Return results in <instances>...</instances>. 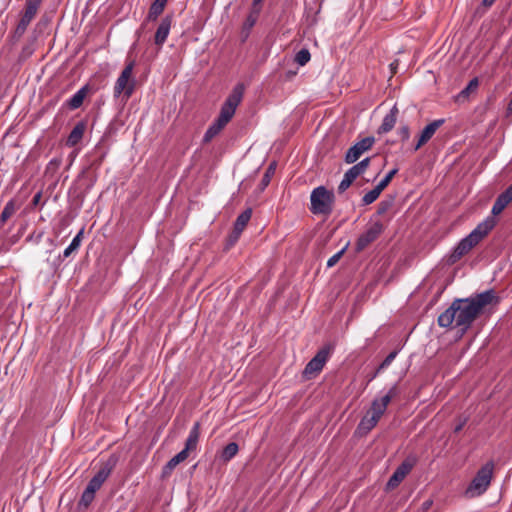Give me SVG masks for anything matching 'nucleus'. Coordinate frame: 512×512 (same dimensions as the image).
Here are the masks:
<instances>
[{
	"label": "nucleus",
	"mask_w": 512,
	"mask_h": 512,
	"mask_svg": "<svg viewBox=\"0 0 512 512\" xmlns=\"http://www.w3.org/2000/svg\"><path fill=\"white\" fill-rule=\"evenodd\" d=\"M510 202H512V194H499L492 207L491 215L478 223L467 236L457 243L449 256V262H457L477 246L494 229L497 224L495 217L499 215Z\"/></svg>",
	"instance_id": "f257e3e1"
},
{
	"label": "nucleus",
	"mask_w": 512,
	"mask_h": 512,
	"mask_svg": "<svg viewBox=\"0 0 512 512\" xmlns=\"http://www.w3.org/2000/svg\"><path fill=\"white\" fill-rule=\"evenodd\" d=\"M476 317V310L467 298L456 299L439 315L438 325L443 328H458L463 335L471 327Z\"/></svg>",
	"instance_id": "f03ea898"
},
{
	"label": "nucleus",
	"mask_w": 512,
	"mask_h": 512,
	"mask_svg": "<svg viewBox=\"0 0 512 512\" xmlns=\"http://www.w3.org/2000/svg\"><path fill=\"white\" fill-rule=\"evenodd\" d=\"M135 65V60H128L126 62L124 69L121 71L115 82L113 88L114 98H119L123 95L125 100H128L133 95L136 86V80L133 78Z\"/></svg>",
	"instance_id": "7ed1b4c3"
},
{
	"label": "nucleus",
	"mask_w": 512,
	"mask_h": 512,
	"mask_svg": "<svg viewBox=\"0 0 512 512\" xmlns=\"http://www.w3.org/2000/svg\"><path fill=\"white\" fill-rule=\"evenodd\" d=\"M493 468V463L488 462L478 470L465 491L468 497L480 496L486 492L492 479Z\"/></svg>",
	"instance_id": "20e7f679"
},
{
	"label": "nucleus",
	"mask_w": 512,
	"mask_h": 512,
	"mask_svg": "<svg viewBox=\"0 0 512 512\" xmlns=\"http://www.w3.org/2000/svg\"><path fill=\"white\" fill-rule=\"evenodd\" d=\"M333 349L334 346L331 344H326L321 347L315 356L306 364L302 372L303 377L310 380L318 375L331 357Z\"/></svg>",
	"instance_id": "39448f33"
},
{
	"label": "nucleus",
	"mask_w": 512,
	"mask_h": 512,
	"mask_svg": "<svg viewBox=\"0 0 512 512\" xmlns=\"http://www.w3.org/2000/svg\"><path fill=\"white\" fill-rule=\"evenodd\" d=\"M244 85L242 83L237 84L229 96L226 98L221 106L218 117L225 122L229 123L233 118L237 107L242 101L244 95Z\"/></svg>",
	"instance_id": "423d86ee"
},
{
	"label": "nucleus",
	"mask_w": 512,
	"mask_h": 512,
	"mask_svg": "<svg viewBox=\"0 0 512 512\" xmlns=\"http://www.w3.org/2000/svg\"><path fill=\"white\" fill-rule=\"evenodd\" d=\"M310 211L314 215L329 216L334 207L335 194H310Z\"/></svg>",
	"instance_id": "0eeeda50"
},
{
	"label": "nucleus",
	"mask_w": 512,
	"mask_h": 512,
	"mask_svg": "<svg viewBox=\"0 0 512 512\" xmlns=\"http://www.w3.org/2000/svg\"><path fill=\"white\" fill-rule=\"evenodd\" d=\"M417 463L416 456L410 455L406 457L402 463L396 468L387 482V488L393 489L397 487L406 477V475L413 469Z\"/></svg>",
	"instance_id": "6e6552de"
},
{
	"label": "nucleus",
	"mask_w": 512,
	"mask_h": 512,
	"mask_svg": "<svg viewBox=\"0 0 512 512\" xmlns=\"http://www.w3.org/2000/svg\"><path fill=\"white\" fill-rule=\"evenodd\" d=\"M383 231L384 226L380 221L372 222L367 229L359 235L355 243L356 250H364L370 243L374 242Z\"/></svg>",
	"instance_id": "1a4fd4ad"
},
{
	"label": "nucleus",
	"mask_w": 512,
	"mask_h": 512,
	"mask_svg": "<svg viewBox=\"0 0 512 512\" xmlns=\"http://www.w3.org/2000/svg\"><path fill=\"white\" fill-rule=\"evenodd\" d=\"M375 143L373 136H368L351 146L345 154V162L352 164L356 162L366 151L370 150Z\"/></svg>",
	"instance_id": "9d476101"
},
{
	"label": "nucleus",
	"mask_w": 512,
	"mask_h": 512,
	"mask_svg": "<svg viewBox=\"0 0 512 512\" xmlns=\"http://www.w3.org/2000/svg\"><path fill=\"white\" fill-rule=\"evenodd\" d=\"M370 163V158H365L361 160L359 163L353 165L351 168H349L340 182L338 186L339 192H344L347 190L350 185L354 182V180L360 176L364 171L367 169Z\"/></svg>",
	"instance_id": "9b49d317"
},
{
	"label": "nucleus",
	"mask_w": 512,
	"mask_h": 512,
	"mask_svg": "<svg viewBox=\"0 0 512 512\" xmlns=\"http://www.w3.org/2000/svg\"><path fill=\"white\" fill-rule=\"evenodd\" d=\"M467 299L469 300L472 307L475 308L477 315L487 305L498 303L499 301V298L493 289L483 291L479 294H476L475 296L468 297Z\"/></svg>",
	"instance_id": "f8f14e48"
},
{
	"label": "nucleus",
	"mask_w": 512,
	"mask_h": 512,
	"mask_svg": "<svg viewBox=\"0 0 512 512\" xmlns=\"http://www.w3.org/2000/svg\"><path fill=\"white\" fill-rule=\"evenodd\" d=\"M117 459L115 457H110L106 463L97 471V473L90 479L88 484L93 486V488H97L98 490L101 488L103 483L110 476L116 465Z\"/></svg>",
	"instance_id": "ddd939ff"
},
{
	"label": "nucleus",
	"mask_w": 512,
	"mask_h": 512,
	"mask_svg": "<svg viewBox=\"0 0 512 512\" xmlns=\"http://www.w3.org/2000/svg\"><path fill=\"white\" fill-rule=\"evenodd\" d=\"M172 20V15H166L162 18L154 35V43L157 46L161 47L166 42L172 26Z\"/></svg>",
	"instance_id": "4468645a"
},
{
	"label": "nucleus",
	"mask_w": 512,
	"mask_h": 512,
	"mask_svg": "<svg viewBox=\"0 0 512 512\" xmlns=\"http://www.w3.org/2000/svg\"><path fill=\"white\" fill-rule=\"evenodd\" d=\"M37 14H34L30 11L24 9L23 14L12 34V41L15 43L20 40V38L24 35L27 27L31 23V21L35 18Z\"/></svg>",
	"instance_id": "2eb2a0df"
},
{
	"label": "nucleus",
	"mask_w": 512,
	"mask_h": 512,
	"mask_svg": "<svg viewBox=\"0 0 512 512\" xmlns=\"http://www.w3.org/2000/svg\"><path fill=\"white\" fill-rule=\"evenodd\" d=\"M444 122V119H437L426 125L421 132L418 143L415 146V150H418L422 145L427 143L433 137L437 129L443 125Z\"/></svg>",
	"instance_id": "dca6fc26"
},
{
	"label": "nucleus",
	"mask_w": 512,
	"mask_h": 512,
	"mask_svg": "<svg viewBox=\"0 0 512 512\" xmlns=\"http://www.w3.org/2000/svg\"><path fill=\"white\" fill-rule=\"evenodd\" d=\"M89 84L82 86L72 97L65 101L64 107L69 110H76L83 105L84 99L90 92Z\"/></svg>",
	"instance_id": "f3484780"
},
{
	"label": "nucleus",
	"mask_w": 512,
	"mask_h": 512,
	"mask_svg": "<svg viewBox=\"0 0 512 512\" xmlns=\"http://www.w3.org/2000/svg\"><path fill=\"white\" fill-rule=\"evenodd\" d=\"M398 113H399V110H398L397 106L394 105L391 108V110L389 111V113H387L384 116L382 124L379 126V128L377 130L378 134H386L394 128V126L396 124Z\"/></svg>",
	"instance_id": "a211bd4d"
},
{
	"label": "nucleus",
	"mask_w": 512,
	"mask_h": 512,
	"mask_svg": "<svg viewBox=\"0 0 512 512\" xmlns=\"http://www.w3.org/2000/svg\"><path fill=\"white\" fill-rule=\"evenodd\" d=\"M85 130L86 123L84 121H79L69 133L66 145L69 147L76 146L82 140Z\"/></svg>",
	"instance_id": "6ab92c4d"
},
{
	"label": "nucleus",
	"mask_w": 512,
	"mask_h": 512,
	"mask_svg": "<svg viewBox=\"0 0 512 512\" xmlns=\"http://www.w3.org/2000/svg\"><path fill=\"white\" fill-rule=\"evenodd\" d=\"M228 123L224 120L217 117L213 123L208 127L206 130L204 136H203V142L209 143L212 141L213 138H215L227 125Z\"/></svg>",
	"instance_id": "aec40b11"
},
{
	"label": "nucleus",
	"mask_w": 512,
	"mask_h": 512,
	"mask_svg": "<svg viewBox=\"0 0 512 512\" xmlns=\"http://www.w3.org/2000/svg\"><path fill=\"white\" fill-rule=\"evenodd\" d=\"M276 168H277L276 161H272L266 168L261 180L259 181L257 188H256L257 190L262 192L268 187L269 183L271 182V179L275 175Z\"/></svg>",
	"instance_id": "412c9836"
},
{
	"label": "nucleus",
	"mask_w": 512,
	"mask_h": 512,
	"mask_svg": "<svg viewBox=\"0 0 512 512\" xmlns=\"http://www.w3.org/2000/svg\"><path fill=\"white\" fill-rule=\"evenodd\" d=\"M199 427V423H195L191 430L189 431V435L185 443V448L183 449L186 451L187 454L189 451L194 450L197 447L200 436Z\"/></svg>",
	"instance_id": "4be33fe9"
},
{
	"label": "nucleus",
	"mask_w": 512,
	"mask_h": 512,
	"mask_svg": "<svg viewBox=\"0 0 512 512\" xmlns=\"http://www.w3.org/2000/svg\"><path fill=\"white\" fill-rule=\"evenodd\" d=\"M167 2L168 0H154L149 8L147 21H155L163 13Z\"/></svg>",
	"instance_id": "5701e85b"
},
{
	"label": "nucleus",
	"mask_w": 512,
	"mask_h": 512,
	"mask_svg": "<svg viewBox=\"0 0 512 512\" xmlns=\"http://www.w3.org/2000/svg\"><path fill=\"white\" fill-rule=\"evenodd\" d=\"M479 86V81H478V78H473L469 81V83L467 84V86L462 89L456 96H455V101L458 102V103H462L464 101H466L470 95V93L474 90H476Z\"/></svg>",
	"instance_id": "b1692460"
},
{
	"label": "nucleus",
	"mask_w": 512,
	"mask_h": 512,
	"mask_svg": "<svg viewBox=\"0 0 512 512\" xmlns=\"http://www.w3.org/2000/svg\"><path fill=\"white\" fill-rule=\"evenodd\" d=\"M83 235V229H81L75 237L72 239L71 243L65 248L62 255H59V259L68 258L73 252L77 251L81 244V238Z\"/></svg>",
	"instance_id": "393cba45"
},
{
	"label": "nucleus",
	"mask_w": 512,
	"mask_h": 512,
	"mask_svg": "<svg viewBox=\"0 0 512 512\" xmlns=\"http://www.w3.org/2000/svg\"><path fill=\"white\" fill-rule=\"evenodd\" d=\"M97 491H98L97 488H95V487L93 488V486H91L90 484H87L85 490L83 491V493L81 495L79 505L83 506L85 508L88 507L94 500L95 493Z\"/></svg>",
	"instance_id": "a878e982"
},
{
	"label": "nucleus",
	"mask_w": 512,
	"mask_h": 512,
	"mask_svg": "<svg viewBox=\"0 0 512 512\" xmlns=\"http://www.w3.org/2000/svg\"><path fill=\"white\" fill-rule=\"evenodd\" d=\"M188 458V454L185 450H181L174 457H172L164 466V473H169L175 469V467L186 460Z\"/></svg>",
	"instance_id": "bb28decb"
},
{
	"label": "nucleus",
	"mask_w": 512,
	"mask_h": 512,
	"mask_svg": "<svg viewBox=\"0 0 512 512\" xmlns=\"http://www.w3.org/2000/svg\"><path fill=\"white\" fill-rule=\"evenodd\" d=\"M251 216H252V209L251 208L245 209L240 215H238V217L236 218V220L234 222L233 227L236 228L237 230H240L243 232L247 223L250 221Z\"/></svg>",
	"instance_id": "cd10ccee"
},
{
	"label": "nucleus",
	"mask_w": 512,
	"mask_h": 512,
	"mask_svg": "<svg viewBox=\"0 0 512 512\" xmlns=\"http://www.w3.org/2000/svg\"><path fill=\"white\" fill-rule=\"evenodd\" d=\"M239 450L238 444L235 442H230L227 444L222 452H221V459L224 462L230 461L232 458H234Z\"/></svg>",
	"instance_id": "c85d7f7f"
},
{
	"label": "nucleus",
	"mask_w": 512,
	"mask_h": 512,
	"mask_svg": "<svg viewBox=\"0 0 512 512\" xmlns=\"http://www.w3.org/2000/svg\"><path fill=\"white\" fill-rule=\"evenodd\" d=\"M398 393H399L398 386H397V383H395L390 387V389L384 395H382L379 398H375V399L378 400V402H380L383 406H385L387 408V406L391 402L392 398L397 396Z\"/></svg>",
	"instance_id": "c756f323"
},
{
	"label": "nucleus",
	"mask_w": 512,
	"mask_h": 512,
	"mask_svg": "<svg viewBox=\"0 0 512 512\" xmlns=\"http://www.w3.org/2000/svg\"><path fill=\"white\" fill-rule=\"evenodd\" d=\"M16 211L15 203L10 200L0 214V223L4 224Z\"/></svg>",
	"instance_id": "7c9ffc66"
},
{
	"label": "nucleus",
	"mask_w": 512,
	"mask_h": 512,
	"mask_svg": "<svg viewBox=\"0 0 512 512\" xmlns=\"http://www.w3.org/2000/svg\"><path fill=\"white\" fill-rule=\"evenodd\" d=\"M378 421L379 419L376 417L367 415L361 419L359 427L363 430L370 431L377 425Z\"/></svg>",
	"instance_id": "2f4dec72"
},
{
	"label": "nucleus",
	"mask_w": 512,
	"mask_h": 512,
	"mask_svg": "<svg viewBox=\"0 0 512 512\" xmlns=\"http://www.w3.org/2000/svg\"><path fill=\"white\" fill-rule=\"evenodd\" d=\"M386 409L378 400L374 399L371 403L370 414L380 420Z\"/></svg>",
	"instance_id": "473e14b6"
},
{
	"label": "nucleus",
	"mask_w": 512,
	"mask_h": 512,
	"mask_svg": "<svg viewBox=\"0 0 512 512\" xmlns=\"http://www.w3.org/2000/svg\"><path fill=\"white\" fill-rule=\"evenodd\" d=\"M310 58H311V54H310L309 50L306 48H303L296 53L295 62L300 66H304L310 61Z\"/></svg>",
	"instance_id": "72a5a7b5"
},
{
	"label": "nucleus",
	"mask_w": 512,
	"mask_h": 512,
	"mask_svg": "<svg viewBox=\"0 0 512 512\" xmlns=\"http://www.w3.org/2000/svg\"><path fill=\"white\" fill-rule=\"evenodd\" d=\"M393 203H394V197L390 194L387 199L383 200L379 204L377 213L380 215L386 213L392 207Z\"/></svg>",
	"instance_id": "f704fd0d"
},
{
	"label": "nucleus",
	"mask_w": 512,
	"mask_h": 512,
	"mask_svg": "<svg viewBox=\"0 0 512 512\" xmlns=\"http://www.w3.org/2000/svg\"><path fill=\"white\" fill-rule=\"evenodd\" d=\"M398 352H399L398 350H394V351L390 352L386 356V358L382 361V363L378 366V371H383L384 369L389 367L391 365V363L394 361V359L397 357Z\"/></svg>",
	"instance_id": "c9c22d12"
},
{
	"label": "nucleus",
	"mask_w": 512,
	"mask_h": 512,
	"mask_svg": "<svg viewBox=\"0 0 512 512\" xmlns=\"http://www.w3.org/2000/svg\"><path fill=\"white\" fill-rule=\"evenodd\" d=\"M43 0H25V10L37 14Z\"/></svg>",
	"instance_id": "e433bc0d"
},
{
	"label": "nucleus",
	"mask_w": 512,
	"mask_h": 512,
	"mask_svg": "<svg viewBox=\"0 0 512 512\" xmlns=\"http://www.w3.org/2000/svg\"><path fill=\"white\" fill-rule=\"evenodd\" d=\"M241 234H242V231L237 230L236 228L233 227L232 232L227 237L226 247L230 248V247L234 246L235 243L239 240Z\"/></svg>",
	"instance_id": "4c0bfd02"
},
{
	"label": "nucleus",
	"mask_w": 512,
	"mask_h": 512,
	"mask_svg": "<svg viewBox=\"0 0 512 512\" xmlns=\"http://www.w3.org/2000/svg\"><path fill=\"white\" fill-rule=\"evenodd\" d=\"M34 46L33 44H27L23 46L20 54H19V60L25 61L27 60L33 53H34Z\"/></svg>",
	"instance_id": "58836bf2"
},
{
	"label": "nucleus",
	"mask_w": 512,
	"mask_h": 512,
	"mask_svg": "<svg viewBox=\"0 0 512 512\" xmlns=\"http://www.w3.org/2000/svg\"><path fill=\"white\" fill-rule=\"evenodd\" d=\"M345 251V248L341 249L340 251H338L337 253H335L333 256H331L328 261H327V267L328 268H331L333 267L334 265H336V263L340 260V258L342 257L343 253Z\"/></svg>",
	"instance_id": "ea45409f"
},
{
	"label": "nucleus",
	"mask_w": 512,
	"mask_h": 512,
	"mask_svg": "<svg viewBox=\"0 0 512 512\" xmlns=\"http://www.w3.org/2000/svg\"><path fill=\"white\" fill-rule=\"evenodd\" d=\"M388 184H389V178L384 177L369 192H382L387 187Z\"/></svg>",
	"instance_id": "a19ab883"
},
{
	"label": "nucleus",
	"mask_w": 512,
	"mask_h": 512,
	"mask_svg": "<svg viewBox=\"0 0 512 512\" xmlns=\"http://www.w3.org/2000/svg\"><path fill=\"white\" fill-rule=\"evenodd\" d=\"M256 21H257V16L254 14H249L244 23V27L246 29H251L255 25Z\"/></svg>",
	"instance_id": "79ce46f5"
},
{
	"label": "nucleus",
	"mask_w": 512,
	"mask_h": 512,
	"mask_svg": "<svg viewBox=\"0 0 512 512\" xmlns=\"http://www.w3.org/2000/svg\"><path fill=\"white\" fill-rule=\"evenodd\" d=\"M398 133L403 141L408 140L410 137V131L408 126L400 127Z\"/></svg>",
	"instance_id": "37998d69"
},
{
	"label": "nucleus",
	"mask_w": 512,
	"mask_h": 512,
	"mask_svg": "<svg viewBox=\"0 0 512 512\" xmlns=\"http://www.w3.org/2000/svg\"><path fill=\"white\" fill-rule=\"evenodd\" d=\"M380 194H364L363 203L369 205L378 199Z\"/></svg>",
	"instance_id": "c03bdc74"
},
{
	"label": "nucleus",
	"mask_w": 512,
	"mask_h": 512,
	"mask_svg": "<svg viewBox=\"0 0 512 512\" xmlns=\"http://www.w3.org/2000/svg\"><path fill=\"white\" fill-rule=\"evenodd\" d=\"M496 0H482V6L487 8H490Z\"/></svg>",
	"instance_id": "a18cd8bd"
},
{
	"label": "nucleus",
	"mask_w": 512,
	"mask_h": 512,
	"mask_svg": "<svg viewBox=\"0 0 512 512\" xmlns=\"http://www.w3.org/2000/svg\"><path fill=\"white\" fill-rule=\"evenodd\" d=\"M311 192L322 193V192H329V191L327 190V188L325 186L320 185V186L315 187Z\"/></svg>",
	"instance_id": "49530a36"
},
{
	"label": "nucleus",
	"mask_w": 512,
	"mask_h": 512,
	"mask_svg": "<svg viewBox=\"0 0 512 512\" xmlns=\"http://www.w3.org/2000/svg\"><path fill=\"white\" fill-rule=\"evenodd\" d=\"M396 173H397V169H392L385 175V177H388L389 182H390Z\"/></svg>",
	"instance_id": "de8ad7c7"
},
{
	"label": "nucleus",
	"mask_w": 512,
	"mask_h": 512,
	"mask_svg": "<svg viewBox=\"0 0 512 512\" xmlns=\"http://www.w3.org/2000/svg\"><path fill=\"white\" fill-rule=\"evenodd\" d=\"M464 425H465V420L460 422L458 425H456V427L454 428V432H456V433L460 432L463 429Z\"/></svg>",
	"instance_id": "09e8293b"
},
{
	"label": "nucleus",
	"mask_w": 512,
	"mask_h": 512,
	"mask_svg": "<svg viewBox=\"0 0 512 512\" xmlns=\"http://www.w3.org/2000/svg\"><path fill=\"white\" fill-rule=\"evenodd\" d=\"M41 196L42 194H34V198L32 201L34 205H37L40 202Z\"/></svg>",
	"instance_id": "8fccbe9b"
},
{
	"label": "nucleus",
	"mask_w": 512,
	"mask_h": 512,
	"mask_svg": "<svg viewBox=\"0 0 512 512\" xmlns=\"http://www.w3.org/2000/svg\"><path fill=\"white\" fill-rule=\"evenodd\" d=\"M380 372H381V371H378V368H377V369H376V371H375L374 373H372V375H370V377H369L368 381L370 382V381L374 380V379L378 376V374H379Z\"/></svg>",
	"instance_id": "3c124183"
},
{
	"label": "nucleus",
	"mask_w": 512,
	"mask_h": 512,
	"mask_svg": "<svg viewBox=\"0 0 512 512\" xmlns=\"http://www.w3.org/2000/svg\"><path fill=\"white\" fill-rule=\"evenodd\" d=\"M60 164V160L59 159H52L50 162H49V165H55V166H58Z\"/></svg>",
	"instance_id": "603ef678"
},
{
	"label": "nucleus",
	"mask_w": 512,
	"mask_h": 512,
	"mask_svg": "<svg viewBox=\"0 0 512 512\" xmlns=\"http://www.w3.org/2000/svg\"><path fill=\"white\" fill-rule=\"evenodd\" d=\"M396 66H397V61L390 64V68L393 73H395Z\"/></svg>",
	"instance_id": "864d4df0"
},
{
	"label": "nucleus",
	"mask_w": 512,
	"mask_h": 512,
	"mask_svg": "<svg viewBox=\"0 0 512 512\" xmlns=\"http://www.w3.org/2000/svg\"><path fill=\"white\" fill-rule=\"evenodd\" d=\"M249 182H250L249 180H248V181H246V182H243V183L241 184V188H243V189H248V188H250V187L248 186Z\"/></svg>",
	"instance_id": "5fc2aeb1"
},
{
	"label": "nucleus",
	"mask_w": 512,
	"mask_h": 512,
	"mask_svg": "<svg viewBox=\"0 0 512 512\" xmlns=\"http://www.w3.org/2000/svg\"><path fill=\"white\" fill-rule=\"evenodd\" d=\"M504 192H512V184Z\"/></svg>",
	"instance_id": "6e6d98bb"
},
{
	"label": "nucleus",
	"mask_w": 512,
	"mask_h": 512,
	"mask_svg": "<svg viewBox=\"0 0 512 512\" xmlns=\"http://www.w3.org/2000/svg\"><path fill=\"white\" fill-rule=\"evenodd\" d=\"M262 0H253V4L256 5L258 3H260Z\"/></svg>",
	"instance_id": "4d7b16f0"
}]
</instances>
